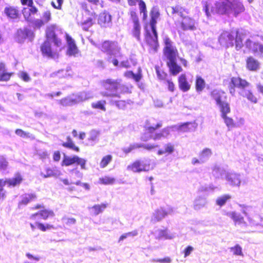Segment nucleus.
<instances>
[{
	"label": "nucleus",
	"mask_w": 263,
	"mask_h": 263,
	"mask_svg": "<svg viewBox=\"0 0 263 263\" xmlns=\"http://www.w3.org/2000/svg\"><path fill=\"white\" fill-rule=\"evenodd\" d=\"M165 47L164 48V54L167 59V65L170 71L173 75H176L180 72L182 68L177 64L176 57L177 50L174 46L173 42L168 38L164 39Z\"/></svg>",
	"instance_id": "1"
},
{
	"label": "nucleus",
	"mask_w": 263,
	"mask_h": 263,
	"mask_svg": "<svg viewBox=\"0 0 263 263\" xmlns=\"http://www.w3.org/2000/svg\"><path fill=\"white\" fill-rule=\"evenodd\" d=\"M162 126V123L161 121L157 122L155 125H151L148 122L146 123V126L145 127V132L143 134L141 137V139L143 141H146L150 138H152L151 136H146L147 133L153 134L157 129L160 128ZM170 135L169 127L164 128L160 132L156 133L152 137L154 140H159L162 138H166Z\"/></svg>",
	"instance_id": "2"
},
{
	"label": "nucleus",
	"mask_w": 263,
	"mask_h": 263,
	"mask_svg": "<svg viewBox=\"0 0 263 263\" xmlns=\"http://www.w3.org/2000/svg\"><path fill=\"white\" fill-rule=\"evenodd\" d=\"M101 49L108 55L114 57H119L121 55V48L116 42L105 41L103 43Z\"/></svg>",
	"instance_id": "3"
},
{
	"label": "nucleus",
	"mask_w": 263,
	"mask_h": 263,
	"mask_svg": "<svg viewBox=\"0 0 263 263\" xmlns=\"http://www.w3.org/2000/svg\"><path fill=\"white\" fill-rule=\"evenodd\" d=\"M86 160L83 158H80L77 155L72 157L64 156L61 162L62 166H68L74 164L79 165L82 170H86Z\"/></svg>",
	"instance_id": "4"
},
{
	"label": "nucleus",
	"mask_w": 263,
	"mask_h": 263,
	"mask_svg": "<svg viewBox=\"0 0 263 263\" xmlns=\"http://www.w3.org/2000/svg\"><path fill=\"white\" fill-rule=\"evenodd\" d=\"M229 0H219L215 3L214 9L212 11H215L216 13L220 14H231V4Z\"/></svg>",
	"instance_id": "5"
},
{
	"label": "nucleus",
	"mask_w": 263,
	"mask_h": 263,
	"mask_svg": "<svg viewBox=\"0 0 263 263\" xmlns=\"http://www.w3.org/2000/svg\"><path fill=\"white\" fill-rule=\"evenodd\" d=\"M220 44L226 48L234 45V36L228 31H223L218 39Z\"/></svg>",
	"instance_id": "6"
},
{
	"label": "nucleus",
	"mask_w": 263,
	"mask_h": 263,
	"mask_svg": "<svg viewBox=\"0 0 263 263\" xmlns=\"http://www.w3.org/2000/svg\"><path fill=\"white\" fill-rule=\"evenodd\" d=\"M109 89L110 91L108 94L104 95L106 96H118L117 92L125 93L130 92L128 88L125 87L124 85H121L120 83H109Z\"/></svg>",
	"instance_id": "7"
},
{
	"label": "nucleus",
	"mask_w": 263,
	"mask_h": 263,
	"mask_svg": "<svg viewBox=\"0 0 263 263\" xmlns=\"http://www.w3.org/2000/svg\"><path fill=\"white\" fill-rule=\"evenodd\" d=\"M24 180V176L22 173L20 172H15L12 178L7 179L8 187H15L19 186Z\"/></svg>",
	"instance_id": "8"
},
{
	"label": "nucleus",
	"mask_w": 263,
	"mask_h": 263,
	"mask_svg": "<svg viewBox=\"0 0 263 263\" xmlns=\"http://www.w3.org/2000/svg\"><path fill=\"white\" fill-rule=\"evenodd\" d=\"M149 165L144 164L140 160H136L127 166V170L134 173L146 172L149 170Z\"/></svg>",
	"instance_id": "9"
},
{
	"label": "nucleus",
	"mask_w": 263,
	"mask_h": 263,
	"mask_svg": "<svg viewBox=\"0 0 263 263\" xmlns=\"http://www.w3.org/2000/svg\"><path fill=\"white\" fill-rule=\"evenodd\" d=\"M57 28L55 25H50L47 27L46 34L47 41H52L57 46L61 44V41L57 37L55 34V30Z\"/></svg>",
	"instance_id": "10"
},
{
	"label": "nucleus",
	"mask_w": 263,
	"mask_h": 263,
	"mask_svg": "<svg viewBox=\"0 0 263 263\" xmlns=\"http://www.w3.org/2000/svg\"><path fill=\"white\" fill-rule=\"evenodd\" d=\"M245 46L254 53H258L260 57L263 58V45L258 43L253 42L251 40L247 39Z\"/></svg>",
	"instance_id": "11"
},
{
	"label": "nucleus",
	"mask_w": 263,
	"mask_h": 263,
	"mask_svg": "<svg viewBox=\"0 0 263 263\" xmlns=\"http://www.w3.org/2000/svg\"><path fill=\"white\" fill-rule=\"evenodd\" d=\"M245 46L254 53H258L260 57L263 58V45L258 43L253 42L251 40L247 39Z\"/></svg>",
	"instance_id": "12"
},
{
	"label": "nucleus",
	"mask_w": 263,
	"mask_h": 263,
	"mask_svg": "<svg viewBox=\"0 0 263 263\" xmlns=\"http://www.w3.org/2000/svg\"><path fill=\"white\" fill-rule=\"evenodd\" d=\"M158 147L159 145L157 144H130L128 147H124L123 148V152L125 154H128L134 149L140 148H143L147 151H151Z\"/></svg>",
	"instance_id": "13"
},
{
	"label": "nucleus",
	"mask_w": 263,
	"mask_h": 263,
	"mask_svg": "<svg viewBox=\"0 0 263 263\" xmlns=\"http://www.w3.org/2000/svg\"><path fill=\"white\" fill-rule=\"evenodd\" d=\"M146 42L149 45L151 48L156 52L158 47V36L157 31L152 32V34L147 32L145 36Z\"/></svg>",
	"instance_id": "14"
},
{
	"label": "nucleus",
	"mask_w": 263,
	"mask_h": 263,
	"mask_svg": "<svg viewBox=\"0 0 263 263\" xmlns=\"http://www.w3.org/2000/svg\"><path fill=\"white\" fill-rule=\"evenodd\" d=\"M217 104L220 108L221 118L228 116V114L231 111L230 105L228 103L222 101L221 97L218 96L215 98Z\"/></svg>",
	"instance_id": "15"
},
{
	"label": "nucleus",
	"mask_w": 263,
	"mask_h": 263,
	"mask_svg": "<svg viewBox=\"0 0 263 263\" xmlns=\"http://www.w3.org/2000/svg\"><path fill=\"white\" fill-rule=\"evenodd\" d=\"M53 216H54V213L52 211L44 209L32 214L30 216V218L35 220L37 219V217H39L40 219L46 220L48 218Z\"/></svg>",
	"instance_id": "16"
},
{
	"label": "nucleus",
	"mask_w": 263,
	"mask_h": 263,
	"mask_svg": "<svg viewBox=\"0 0 263 263\" xmlns=\"http://www.w3.org/2000/svg\"><path fill=\"white\" fill-rule=\"evenodd\" d=\"M231 4V14L235 16L245 10V7L242 3L239 0H229Z\"/></svg>",
	"instance_id": "17"
},
{
	"label": "nucleus",
	"mask_w": 263,
	"mask_h": 263,
	"mask_svg": "<svg viewBox=\"0 0 263 263\" xmlns=\"http://www.w3.org/2000/svg\"><path fill=\"white\" fill-rule=\"evenodd\" d=\"M172 212V209L166 210L164 208L157 209L153 215L152 220L154 222H157L164 218L168 214Z\"/></svg>",
	"instance_id": "18"
},
{
	"label": "nucleus",
	"mask_w": 263,
	"mask_h": 263,
	"mask_svg": "<svg viewBox=\"0 0 263 263\" xmlns=\"http://www.w3.org/2000/svg\"><path fill=\"white\" fill-rule=\"evenodd\" d=\"M33 36V32L29 29L25 28L23 30L20 29L17 31V41L19 43L22 42L26 38L31 40Z\"/></svg>",
	"instance_id": "19"
},
{
	"label": "nucleus",
	"mask_w": 263,
	"mask_h": 263,
	"mask_svg": "<svg viewBox=\"0 0 263 263\" xmlns=\"http://www.w3.org/2000/svg\"><path fill=\"white\" fill-rule=\"evenodd\" d=\"M41 51L44 55L51 58H55L57 57V54L55 52H53L51 48V44L50 41H46L43 45L41 46Z\"/></svg>",
	"instance_id": "20"
},
{
	"label": "nucleus",
	"mask_w": 263,
	"mask_h": 263,
	"mask_svg": "<svg viewBox=\"0 0 263 263\" xmlns=\"http://www.w3.org/2000/svg\"><path fill=\"white\" fill-rule=\"evenodd\" d=\"M246 65L248 70L253 71H258L260 67V62L252 57L248 58L246 60Z\"/></svg>",
	"instance_id": "21"
},
{
	"label": "nucleus",
	"mask_w": 263,
	"mask_h": 263,
	"mask_svg": "<svg viewBox=\"0 0 263 263\" xmlns=\"http://www.w3.org/2000/svg\"><path fill=\"white\" fill-rule=\"evenodd\" d=\"M66 40L68 45L67 54L69 55H75L78 50L74 41L67 34H66Z\"/></svg>",
	"instance_id": "22"
},
{
	"label": "nucleus",
	"mask_w": 263,
	"mask_h": 263,
	"mask_svg": "<svg viewBox=\"0 0 263 263\" xmlns=\"http://www.w3.org/2000/svg\"><path fill=\"white\" fill-rule=\"evenodd\" d=\"M181 28L183 30H194L195 29L194 20L190 17H184L181 23Z\"/></svg>",
	"instance_id": "23"
},
{
	"label": "nucleus",
	"mask_w": 263,
	"mask_h": 263,
	"mask_svg": "<svg viewBox=\"0 0 263 263\" xmlns=\"http://www.w3.org/2000/svg\"><path fill=\"white\" fill-rule=\"evenodd\" d=\"M111 21V15L107 13H103L99 15L98 22L103 27H107L109 26Z\"/></svg>",
	"instance_id": "24"
},
{
	"label": "nucleus",
	"mask_w": 263,
	"mask_h": 263,
	"mask_svg": "<svg viewBox=\"0 0 263 263\" xmlns=\"http://www.w3.org/2000/svg\"><path fill=\"white\" fill-rule=\"evenodd\" d=\"M230 217L234 221L235 226L242 225L246 226L247 225L246 222L244 220L243 217L240 214L233 212L230 214Z\"/></svg>",
	"instance_id": "25"
},
{
	"label": "nucleus",
	"mask_w": 263,
	"mask_h": 263,
	"mask_svg": "<svg viewBox=\"0 0 263 263\" xmlns=\"http://www.w3.org/2000/svg\"><path fill=\"white\" fill-rule=\"evenodd\" d=\"M175 151L174 145L171 143H167L164 145V149H160L157 152V154L158 155H171Z\"/></svg>",
	"instance_id": "26"
},
{
	"label": "nucleus",
	"mask_w": 263,
	"mask_h": 263,
	"mask_svg": "<svg viewBox=\"0 0 263 263\" xmlns=\"http://www.w3.org/2000/svg\"><path fill=\"white\" fill-rule=\"evenodd\" d=\"M12 74L7 71L4 63H0V81H8Z\"/></svg>",
	"instance_id": "27"
},
{
	"label": "nucleus",
	"mask_w": 263,
	"mask_h": 263,
	"mask_svg": "<svg viewBox=\"0 0 263 263\" xmlns=\"http://www.w3.org/2000/svg\"><path fill=\"white\" fill-rule=\"evenodd\" d=\"M66 140V142L62 143V145L63 147L71 149L76 152H79L80 151L79 147L76 145L70 136H67Z\"/></svg>",
	"instance_id": "28"
},
{
	"label": "nucleus",
	"mask_w": 263,
	"mask_h": 263,
	"mask_svg": "<svg viewBox=\"0 0 263 263\" xmlns=\"http://www.w3.org/2000/svg\"><path fill=\"white\" fill-rule=\"evenodd\" d=\"M36 198V195L33 194H26L18 203V206L25 205L28 203L34 201Z\"/></svg>",
	"instance_id": "29"
},
{
	"label": "nucleus",
	"mask_w": 263,
	"mask_h": 263,
	"mask_svg": "<svg viewBox=\"0 0 263 263\" xmlns=\"http://www.w3.org/2000/svg\"><path fill=\"white\" fill-rule=\"evenodd\" d=\"M222 118L223 119L224 123L229 130L239 126L238 124L235 122L233 119L228 116L223 117Z\"/></svg>",
	"instance_id": "30"
},
{
	"label": "nucleus",
	"mask_w": 263,
	"mask_h": 263,
	"mask_svg": "<svg viewBox=\"0 0 263 263\" xmlns=\"http://www.w3.org/2000/svg\"><path fill=\"white\" fill-rule=\"evenodd\" d=\"M4 11L6 14L11 18H16L18 15V11L13 7L5 8Z\"/></svg>",
	"instance_id": "31"
},
{
	"label": "nucleus",
	"mask_w": 263,
	"mask_h": 263,
	"mask_svg": "<svg viewBox=\"0 0 263 263\" xmlns=\"http://www.w3.org/2000/svg\"><path fill=\"white\" fill-rule=\"evenodd\" d=\"M243 39V35L241 33L237 31L235 37V47L237 50H239L243 46V44L242 43Z\"/></svg>",
	"instance_id": "32"
},
{
	"label": "nucleus",
	"mask_w": 263,
	"mask_h": 263,
	"mask_svg": "<svg viewBox=\"0 0 263 263\" xmlns=\"http://www.w3.org/2000/svg\"><path fill=\"white\" fill-rule=\"evenodd\" d=\"M227 180L232 185H239L240 180L236 174H230L227 176Z\"/></svg>",
	"instance_id": "33"
},
{
	"label": "nucleus",
	"mask_w": 263,
	"mask_h": 263,
	"mask_svg": "<svg viewBox=\"0 0 263 263\" xmlns=\"http://www.w3.org/2000/svg\"><path fill=\"white\" fill-rule=\"evenodd\" d=\"M116 181V179L114 177L105 176L99 179V182L100 184L104 185L113 184Z\"/></svg>",
	"instance_id": "34"
},
{
	"label": "nucleus",
	"mask_w": 263,
	"mask_h": 263,
	"mask_svg": "<svg viewBox=\"0 0 263 263\" xmlns=\"http://www.w3.org/2000/svg\"><path fill=\"white\" fill-rule=\"evenodd\" d=\"M106 102L105 100H100L91 104V107L94 109H98L105 111L106 110L105 105Z\"/></svg>",
	"instance_id": "35"
},
{
	"label": "nucleus",
	"mask_w": 263,
	"mask_h": 263,
	"mask_svg": "<svg viewBox=\"0 0 263 263\" xmlns=\"http://www.w3.org/2000/svg\"><path fill=\"white\" fill-rule=\"evenodd\" d=\"M231 198V196L230 195L226 194L223 195L219 197H218L216 200V203L217 205H219L220 206H222L224 204H226V203Z\"/></svg>",
	"instance_id": "36"
},
{
	"label": "nucleus",
	"mask_w": 263,
	"mask_h": 263,
	"mask_svg": "<svg viewBox=\"0 0 263 263\" xmlns=\"http://www.w3.org/2000/svg\"><path fill=\"white\" fill-rule=\"evenodd\" d=\"M106 207V204L102 203L101 204L95 205L91 208V209L93 214L97 215L102 212Z\"/></svg>",
	"instance_id": "37"
},
{
	"label": "nucleus",
	"mask_w": 263,
	"mask_h": 263,
	"mask_svg": "<svg viewBox=\"0 0 263 263\" xmlns=\"http://www.w3.org/2000/svg\"><path fill=\"white\" fill-rule=\"evenodd\" d=\"M139 1L140 11L141 12L144 13L146 10V5L143 1L141 0H128V3L130 6H135Z\"/></svg>",
	"instance_id": "38"
},
{
	"label": "nucleus",
	"mask_w": 263,
	"mask_h": 263,
	"mask_svg": "<svg viewBox=\"0 0 263 263\" xmlns=\"http://www.w3.org/2000/svg\"><path fill=\"white\" fill-rule=\"evenodd\" d=\"M112 156L110 155H107L104 156L100 163V166L101 168L105 167L111 161Z\"/></svg>",
	"instance_id": "39"
},
{
	"label": "nucleus",
	"mask_w": 263,
	"mask_h": 263,
	"mask_svg": "<svg viewBox=\"0 0 263 263\" xmlns=\"http://www.w3.org/2000/svg\"><path fill=\"white\" fill-rule=\"evenodd\" d=\"M230 251L231 252H232L233 254L234 255L240 256H243V252L242 251V248L238 244L235 245L233 247H231L230 248Z\"/></svg>",
	"instance_id": "40"
},
{
	"label": "nucleus",
	"mask_w": 263,
	"mask_h": 263,
	"mask_svg": "<svg viewBox=\"0 0 263 263\" xmlns=\"http://www.w3.org/2000/svg\"><path fill=\"white\" fill-rule=\"evenodd\" d=\"M172 12L173 13H177L181 17H184V13L185 10L184 8L180 6H176L175 7H172Z\"/></svg>",
	"instance_id": "41"
},
{
	"label": "nucleus",
	"mask_w": 263,
	"mask_h": 263,
	"mask_svg": "<svg viewBox=\"0 0 263 263\" xmlns=\"http://www.w3.org/2000/svg\"><path fill=\"white\" fill-rule=\"evenodd\" d=\"M212 154L211 150L208 148L204 149L199 154L200 159L203 162L204 159L208 158Z\"/></svg>",
	"instance_id": "42"
},
{
	"label": "nucleus",
	"mask_w": 263,
	"mask_h": 263,
	"mask_svg": "<svg viewBox=\"0 0 263 263\" xmlns=\"http://www.w3.org/2000/svg\"><path fill=\"white\" fill-rule=\"evenodd\" d=\"M36 226H37V228L39 230L43 232H45L47 230H50L54 228V227L52 224H50L49 223H47L45 224L42 223L36 222Z\"/></svg>",
	"instance_id": "43"
},
{
	"label": "nucleus",
	"mask_w": 263,
	"mask_h": 263,
	"mask_svg": "<svg viewBox=\"0 0 263 263\" xmlns=\"http://www.w3.org/2000/svg\"><path fill=\"white\" fill-rule=\"evenodd\" d=\"M205 203V199L202 197H199L198 198L196 199L194 201V208L196 210L199 209L200 208L204 206Z\"/></svg>",
	"instance_id": "44"
},
{
	"label": "nucleus",
	"mask_w": 263,
	"mask_h": 263,
	"mask_svg": "<svg viewBox=\"0 0 263 263\" xmlns=\"http://www.w3.org/2000/svg\"><path fill=\"white\" fill-rule=\"evenodd\" d=\"M140 29L139 23L134 24L133 34V36L136 38L138 41H139L140 39Z\"/></svg>",
	"instance_id": "45"
},
{
	"label": "nucleus",
	"mask_w": 263,
	"mask_h": 263,
	"mask_svg": "<svg viewBox=\"0 0 263 263\" xmlns=\"http://www.w3.org/2000/svg\"><path fill=\"white\" fill-rule=\"evenodd\" d=\"M93 24L92 19L89 17L87 20L82 23V27L83 30L87 31Z\"/></svg>",
	"instance_id": "46"
},
{
	"label": "nucleus",
	"mask_w": 263,
	"mask_h": 263,
	"mask_svg": "<svg viewBox=\"0 0 263 263\" xmlns=\"http://www.w3.org/2000/svg\"><path fill=\"white\" fill-rule=\"evenodd\" d=\"M98 140V134L95 132L91 133L88 138V144L93 145Z\"/></svg>",
	"instance_id": "47"
},
{
	"label": "nucleus",
	"mask_w": 263,
	"mask_h": 263,
	"mask_svg": "<svg viewBox=\"0 0 263 263\" xmlns=\"http://www.w3.org/2000/svg\"><path fill=\"white\" fill-rule=\"evenodd\" d=\"M41 176L44 178L50 177L56 175L54 171L51 168H47L45 173L42 172Z\"/></svg>",
	"instance_id": "48"
},
{
	"label": "nucleus",
	"mask_w": 263,
	"mask_h": 263,
	"mask_svg": "<svg viewBox=\"0 0 263 263\" xmlns=\"http://www.w3.org/2000/svg\"><path fill=\"white\" fill-rule=\"evenodd\" d=\"M8 167V162L3 156H0V171H5Z\"/></svg>",
	"instance_id": "49"
},
{
	"label": "nucleus",
	"mask_w": 263,
	"mask_h": 263,
	"mask_svg": "<svg viewBox=\"0 0 263 263\" xmlns=\"http://www.w3.org/2000/svg\"><path fill=\"white\" fill-rule=\"evenodd\" d=\"M42 20L46 24L51 20V13L50 10H46L43 13Z\"/></svg>",
	"instance_id": "50"
},
{
	"label": "nucleus",
	"mask_w": 263,
	"mask_h": 263,
	"mask_svg": "<svg viewBox=\"0 0 263 263\" xmlns=\"http://www.w3.org/2000/svg\"><path fill=\"white\" fill-rule=\"evenodd\" d=\"M126 77L132 78L136 82H138L141 78L140 74H134L132 71H127L124 73Z\"/></svg>",
	"instance_id": "51"
},
{
	"label": "nucleus",
	"mask_w": 263,
	"mask_h": 263,
	"mask_svg": "<svg viewBox=\"0 0 263 263\" xmlns=\"http://www.w3.org/2000/svg\"><path fill=\"white\" fill-rule=\"evenodd\" d=\"M190 125L193 126V124L192 123H185L179 126V129L182 132H190L191 129V127H190Z\"/></svg>",
	"instance_id": "52"
},
{
	"label": "nucleus",
	"mask_w": 263,
	"mask_h": 263,
	"mask_svg": "<svg viewBox=\"0 0 263 263\" xmlns=\"http://www.w3.org/2000/svg\"><path fill=\"white\" fill-rule=\"evenodd\" d=\"M137 234V231H134V232H130L126 233H124L121 235L120 238H119L118 241L120 242L121 241L123 240L124 239L126 238L128 236H135Z\"/></svg>",
	"instance_id": "53"
},
{
	"label": "nucleus",
	"mask_w": 263,
	"mask_h": 263,
	"mask_svg": "<svg viewBox=\"0 0 263 263\" xmlns=\"http://www.w3.org/2000/svg\"><path fill=\"white\" fill-rule=\"evenodd\" d=\"M154 261L156 262L159 263H170L172 259L170 257H165L163 258H157L154 259Z\"/></svg>",
	"instance_id": "54"
},
{
	"label": "nucleus",
	"mask_w": 263,
	"mask_h": 263,
	"mask_svg": "<svg viewBox=\"0 0 263 263\" xmlns=\"http://www.w3.org/2000/svg\"><path fill=\"white\" fill-rule=\"evenodd\" d=\"M15 133L21 137L24 138L29 137V133L24 132L21 129H16L15 131Z\"/></svg>",
	"instance_id": "55"
},
{
	"label": "nucleus",
	"mask_w": 263,
	"mask_h": 263,
	"mask_svg": "<svg viewBox=\"0 0 263 263\" xmlns=\"http://www.w3.org/2000/svg\"><path fill=\"white\" fill-rule=\"evenodd\" d=\"M157 18L151 17L150 21V26L152 32H155L156 31V24L157 23Z\"/></svg>",
	"instance_id": "56"
},
{
	"label": "nucleus",
	"mask_w": 263,
	"mask_h": 263,
	"mask_svg": "<svg viewBox=\"0 0 263 263\" xmlns=\"http://www.w3.org/2000/svg\"><path fill=\"white\" fill-rule=\"evenodd\" d=\"M115 104L118 108L121 109L124 108L126 106V102L123 100H119L115 102Z\"/></svg>",
	"instance_id": "57"
},
{
	"label": "nucleus",
	"mask_w": 263,
	"mask_h": 263,
	"mask_svg": "<svg viewBox=\"0 0 263 263\" xmlns=\"http://www.w3.org/2000/svg\"><path fill=\"white\" fill-rule=\"evenodd\" d=\"M45 24H46L43 20L41 19H36L34 22V25L35 27L37 28H40L41 27L43 26Z\"/></svg>",
	"instance_id": "58"
},
{
	"label": "nucleus",
	"mask_w": 263,
	"mask_h": 263,
	"mask_svg": "<svg viewBox=\"0 0 263 263\" xmlns=\"http://www.w3.org/2000/svg\"><path fill=\"white\" fill-rule=\"evenodd\" d=\"M193 250L194 248L192 246H187L183 251L184 257H186L187 256H188L193 251Z\"/></svg>",
	"instance_id": "59"
},
{
	"label": "nucleus",
	"mask_w": 263,
	"mask_h": 263,
	"mask_svg": "<svg viewBox=\"0 0 263 263\" xmlns=\"http://www.w3.org/2000/svg\"><path fill=\"white\" fill-rule=\"evenodd\" d=\"M20 77L24 81H29L30 80V77L28 74L25 72H20L19 74Z\"/></svg>",
	"instance_id": "60"
},
{
	"label": "nucleus",
	"mask_w": 263,
	"mask_h": 263,
	"mask_svg": "<svg viewBox=\"0 0 263 263\" xmlns=\"http://www.w3.org/2000/svg\"><path fill=\"white\" fill-rule=\"evenodd\" d=\"M179 88L183 91H186L189 90L190 86L189 83H179Z\"/></svg>",
	"instance_id": "61"
},
{
	"label": "nucleus",
	"mask_w": 263,
	"mask_h": 263,
	"mask_svg": "<svg viewBox=\"0 0 263 263\" xmlns=\"http://www.w3.org/2000/svg\"><path fill=\"white\" fill-rule=\"evenodd\" d=\"M130 17L133 20L134 24L139 23L138 18L135 11H130Z\"/></svg>",
	"instance_id": "62"
},
{
	"label": "nucleus",
	"mask_w": 263,
	"mask_h": 263,
	"mask_svg": "<svg viewBox=\"0 0 263 263\" xmlns=\"http://www.w3.org/2000/svg\"><path fill=\"white\" fill-rule=\"evenodd\" d=\"M61 159V154L58 151L54 152L53 154V159L54 161L58 162L60 161Z\"/></svg>",
	"instance_id": "63"
},
{
	"label": "nucleus",
	"mask_w": 263,
	"mask_h": 263,
	"mask_svg": "<svg viewBox=\"0 0 263 263\" xmlns=\"http://www.w3.org/2000/svg\"><path fill=\"white\" fill-rule=\"evenodd\" d=\"M159 16V13L156 8H153L151 12V17L157 18Z\"/></svg>",
	"instance_id": "64"
}]
</instances>
